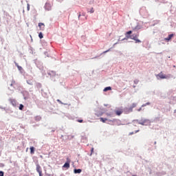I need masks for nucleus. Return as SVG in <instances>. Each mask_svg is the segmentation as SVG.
I'll return each mask as SVG.
<instances>
[{
	"label": "nucleus",
	"mask_w": 176,
	"mask_h": 176,
	"mask_svg": "<svg viewBox=\"0 0 176 176\" xmlns=\"http://www.w3.org/2000/svg\"><path fill=\"white\" fill-rule=\"evenodd\" d=\"M132 34V30H129L126 32H125V37L128 39H131L135 41V43H141V41L138 39L139 34Z\"/></svg>",
	"instance_id": "nucleus-1"
},
{
	"label": "nucleus",
	"mask_w": 176,
	"mask_h": 176,
	"mask_svg": "<svg viewBox=\"0 0 176 176\" xmlns=\"http://www.w3.org/2000/svg\"><path fill=\"white\" fill-rule=\"evenodd\" d=\"M70 163L71 160L67 158V162L65 163V164L63 166V168L69 169L70 168Z\"/></svg>",
	"instance_id": "nucleus-2"
},
{
	"label": "nucleus",
	"mask_w": 176,
	"mask_h": 176,
	"mask_svg": "<svg viewBox=\"0 0 176 176\" xmlns=\"http://www.w3.org/2000/svg\"><path fill=\"white\" fill-rule=\"evenodd\" d=\"M123 113L122 109H118V110H115V113L116 116H121Z\"/></svg>",
	"instance_id": "nucleus-3"
},
{
	"label": "nucleus",
	"mask_w": 176,
	"mask_h": 176,
	"mask_svg": "<svg viewBox=\"0 0 176 176\" xmlns=\"http://www.w3.org/2000/svg\"><path fill=\"white\" fill-rule=\"evenodd\" d=\"M157 76H158L160 79H166V78H167V76H166L165 74H164L162 73V72H161L160 73H159V74H157Z\"/></svg>",
	"instance_id": "nucleus-4"
},
{
	"label": "nucleus",
	"mask_w": 176,
	"mask_h": 176,
	"mask_svg": "<svg viewBox=\"0 0 176 176\" xmlns=\"http://www.w3.org/2000/svg\"><path fill=\"white\" fill-rule=\"evenodd\" d=\"M136 107H137V104H136V103H133V104L131 105V107L130 108L127 109L128 112H129V113L132 112V111H133V109L134 108H135Z\"/></svg>",
	"instance_id": "nucleus-5"
},
{
	"label": "nucleus",
	"mask_w": 176,
	"mask_h": 176,
	"mask_svg": "<svg viewBox=\"0 0 176 176\" xmlns=\"http://www.w3.org/2000/svg\"><path fill=\"white\" fill-rule=\"evenodd\" d=\"M36 170L38 172V173H42V168H41V166L38 164H37L36 165Z\"/></svg>",
	"instance_id": "nucleus-6"
},
{
	"label": "nucleus",
	"mask_w": 176,
	"mask_h": 176,
	"mask_svg": "<svg viewBox=\"0 0 176 176\" xmlns=\"http://www.w3.org/2000/svg\"><path fill=\"white\" fill-rule=\"evenodd\" d=\"M173 36H174V34H170L168 35V37L165 38V41H170Z\"/></svg>",
	"instance_id": "nucleus-7"
},
{
	"label": "nucleus",
	"mask_w": 176,
	"mask_h": 176,
	"mask_svg": "<svg viewBox=\"0 0 176 176\" xmlns=\"http://www.w3.org/2000/svg\"><path fill=\"white\" fill-rule=\"evenodd\" d=\"M38 26L39 27L40 30H44V29H45L44 23H38Z\"/></svg>",
	"instance_id": "nucleus-8"
},
{
	"label": "nucleus",
	"mask_w": 176,
	"mask_h": 176,
	"mask_svg": "<svg viewBox=\"0 0 176 176\" xmlns=\"http://www.w3.org/2000/svg\"><path fill=\"white\" fill-rule=\"evenodd\" d=\"M146 122H148L147 120H142L141 122H139V124L140 125L145 126L146 125Z\"/></svg>",
	"instance_id": "nucleus-9"
},
{
	"label": "nucleus",
	"mask_w": 176,
	"mask_h": 176,
	"mask_svg": "<svg viewBox=\"0 0 176 176\" xmlns=\"http://www.w3.org/2000/svg\"><path fill=\"white\" fill-rule=\"evenodd\" d=\"M10 103H11L14 107H15V106L16 105V101L15 100H14V99H10Z\"/></svg>",
	"instance_id": "nucleus-10"
},
{
	"label": "nucleus",
	"mask_w": 176,
	"mask_h": 176,
	"mask_svg": "<svg viewBox=\"0 0 176 176\" xmlns=\"http://www.w3.org/2000/svg\"><path fill=\"white\" fill-rule=\"evenodd\" d=\"M30 154H32V155L34 154L35 148L32 146L30 148Z\"/></svg>",
	"instance_id": "nucleus-11"
},
{
	"label": "nucleus",
	"mask_w": 176,
	"mask_h": 176,
	"mask_svg": "<svg viewBox=\"0 0 176 176\" xmlns=\"http://www.w3.org/2000/svg\"><path fill=\"white\" fill-rule=\"evenodd\" d=\"M109 90H112L111 87H107L104 89L103 91H109Z\"/></svg>",
	"instance_id": "nucleus-12"
},
{
	"label": "nucleus",
	"mask_w": 176,
	"mask_h": 176,
	"mask_svg": "<svg viewBox=\"0 0 176 176\" xmlns=\"http://www.w3.org/2000/svg\"><path fill=\"white\" fill-rule=\"evenodd\" d=\"M74 173H82V170L81 169H74Z\"/></svg>",
	"instance_id": "nucleus-13"
},
{
	"label": "nucleus",
	"mask_w": 176,
	"mask_h": 176,
	"mask_svg": "<svg viewBox=\"0 0 176 176\" xmlns=\"http://www.w3.org/2000/svg\"><path fill=\"white\" fill-rule=\"evenodd\" d=\"M108 120L107 118H100V121L103 123H105Z\"/></svg>",
	"instance_id": "nucleus-14"
},
{
	"label": "nucleus",
	"mask_w": 176,
	"mask_h": 176,
	"mask_svg": "<svg viewBox=\"0 0 176 176\" xmlns=\"http://www.w3.org/2000/svg\"><path fill=\"white\" fill-rule=\"evenodd\" d=\"M38 37H39L40 39L43 38V34L42 32H39L38 33Z\"/></svg>",
	"instance_id": "nucleus-15"
},
{
	"label": "nucleus",
	"mask_w": 176,
	"mask_h": 176,
	"mask_svg": "<svg viewBox=\"0 0 176 176\" xmlns=\"http://www.w3.org/2000/svg\"><path fill=\"white\" fill-rule=\"evenodd\" d=\"M15 65H16V66L17 67V68H18V69H19V71H21V70L23 69V67L19 66V65H18L17 63H15Z\"/></svg>",
	"instance_id": "nucleus-16"
},
{
	"label": "nucleus",
	"mask_w": 176,
	"mask_h": 176,
	"mask_svg": "<svg viewBox=\"0 0 176 176\" xmlns=\"http://www.w3.org/2000/svg\"><path fill=\"white\" fill-rule=\"evenodd\" d=\"M27 83L29 85H33V82L31 80H27Z\"/></svg>",
	"instance_id": "nucleus-17"
},
{
	"label": "nucleus",
	"mask_w": 176,
	"mask_h": 176,
	"mask_svg": "<svg viewBox=\"0 0 176 176\" xmlns=\"http://www.w3.org/2000/svg\"><path fill=\"white\" fill-rule=\"evenodd\" d=\"M23 109H24V105L23 104H20L19 110L23 111Z\"/></svg>",
	"instance_id": "nucleus-18"
},
{
	"label": "nucleus",
	"mask_w": 176,
	"mask_h": 176,
	"mask_svg": "<svg viewBox=\"0 0 176 176\" xmlns=\"http://www.w3.org/2000/svg\"><path fill=\"white\" fill-rule=\"evenodd\" d=\"M27 10H28V11H30V3H28V4H27Z\"/></svg>",
	"instance_id": "nucleus-19"
},
{
	"label": "nucleus",
	"mask_w": 176,
	"mask_h": 176,
	"mask_svg": "<svg viewBox=\"0 0 176 176\" xmlns=\"http://www.w3.org/2000/svg\"><path fill=\"white\" fill-rule=\"evenodd\" d=\"M4 175V173L3 171H0V176H3Z\"/></svg>",
	"instance_id": "nucleus-20"
},
{
	"label": "nucleus",
	"mask_w": 176,
	"mask_h": 176,
	"mask_svg": "<svg viewBox=\"0 0 176 176\" xmlns=\"http://www.w3.org/2000/svg\"><path fill=\"white\" fill-rule=\"evenodd\" d=\"M90 12H91V13H94V8H91V10H90Z\"/></svg>",
	"instance_id": "nucleus-21"
},
{
	"label": "nucleus",
	"mask_w": 176,
	"mask_h": 176,
	"mask_svg": "<svg viewBox=\"0 0 176 176\" xmlns=\"http://www.w3.org/2000/svg\"><path fill=\"white\" fill-rule=\"evenodd\" d=\"M82 122H83V120H78V122H79V123H82Z\"/></svg>",
	"instance_id": "nucleus-22"
},
{
	"label": "nucleus",
	"mask_w": 176,
	"mask_h": 176,
	"mask_svg": "<svg viewBox=\"0 0 176 176\" xmlns=\"http://www.w3.org/2000/svg\"><path fill=\"white\" fill-rule=\"evenodd\" d=\"M94 148H91V153L90 154V156H91V155H92V154H93V153H94Z\"/></svg>",
	"instance_id": "nucleus-23"
},
{
	"label": "nucleus",
	"mask_w": 176,
	"mask_h": 176,
	"mask_svg": "<svg viewBox=\"0 0 176 176\" xmlns=\"http://www.w3.org/2000/svg\"><path fill=\"white\" fill-rule=\"evenodd\" d=\"M39 176H43L42 172L38 173Z\"/></svg>",
	"instance_id": "nucleus-24"
},
{
	"label": "nucleus",
	"mask_w": 176,
	"mask_h": 176,
	"mask_svg": "<svg viewBox=\"0 0 176 176\" xmlns=\"http://www.w3.org/2000/svg\"><path fill=\"white\" fill-rule=\"evenodd\" d=\"M110 52V50H107V51H104L103 53L105 54V53H107V52Z\"/></svg>",
	"instance_id": "nucleus-25"
},
{
	"label": "nucleus",
	"mask_w": 176,
	"mask_h": 176,
	"mask_svg": "<svg viewBox=\"0 0 176 176\" xmlns=\"http://www.w3.org/2000/svg\"><path fill=\"white\" fill-rule=\"evenodd\" d=\"M151 104V103L150 102H147V103H146V105H150Z\"/></svg>",
	"instance_id": "nucleus-26"
},
{
	"label": "nucleus",
	"mask_w": 176,
	"mask_h": 176,
	"mask_svg": "<svg viewBox=\"0 0 176 176\" xmlns=\"http://www.w3.org/2000/svg\"><path fill=\"white\" fill-rule=\"evenodd\" d=\"M146 107V104H143V105L142 106V107Z\"/></svg>",
	"instance_id": "nucleus-27"
},
{
	"label": "nucleus",
	"mask_w": 176,
	"mask_h": 176,
	"mask_svg": "<svg viewBox=\"0 0 176 176\" xmlns=\"http://www.w3.org/2000/svg\"><path fill=\"white\" fill-rule=\"evenodd\" d=\"M142 110V108H140L138 109V111H140Z\"/></svg>",
	"instance_id": "nucleus-28"
},
{
	"label": "nucleus",
	"mask_w": 176,
	"mask_h": 176,
	"mask_svg": "<svg viewBox=\"0 0 176 176\" xmlns=\"http://www.w3.org/2000/svg\"><path fill=\"white\" fill-rule=\"evenodd\" d=\"M47 6H49V3H46V7H47Z\"/></svg>",
	"instance_id": "nucleus-29"
},
{
	"label": "nucleus",
	"mask_w": 176,
	"mask_h": 176,
	"mask_svg": "<svg viewBox=\"0 0 176 176\" xmlns=\"http://www.w3.org/2000/svg\"><path fill=\"white\" fill-rule=\"evenodd\" d=\"M139 131H136L135 133H138Z\"/></svg>",
	"instance_id": "nucleus-30"
},
{
	"label": "nucleus",
	"mask_w": 176,
	"mask_h": 176,
	"mask_svg": "<svg viewBox=\"0 0 176 176\" xmlns=\"http://www.w3.org/2000/svg\"><path fill=\"white\" fill-rule=\"evenodd\" d=\"M80 16H81V15H80V14H79V15H78V17H80Z\"/></svg>",
	"instance_id": "nucleus-31"
},
{
	"label": "nucleus",
	"mask_w": 176,
	"mask_h": 176,
	"mask_svg": "<svg viewBox=\"0 0 176 176\" xmlns=\"http://www.w3.org/2000/svg\"><path fill=\"white\" fill-rule=\"evenodd\" d=\"M133 133H131L130 134L132 135Z\"/></svg>",
	"instance_id": "nucleus-32"
},
{
	"label": "nucleus",
	"mask_w": 176,
	"mask_h": 176,
	"mask_svg": "<svg viewBox=\"0 0 176 176\" xmlns=\"http://www.w3.org/2000/svg\"><path fill=\"white\" fill-rule=\"evenodd\" d=\"M57 101L59 102V100H58Z\"/></svg>",
	"instance_id": "nucleus-33"
},
{
	"label": "nucleus",
	"mask_w": 176,
	"mask_h": 176,
	"mask_svg": "<svg viewBox=\"0 0 176 176\" xmlns=\"http://www.w3.org/2000/svg\"><path fill=\"white\" fill-rule=\"evenodd\" d=\"M133 176H135V175H133Z\"/></svg>",
	"instance_id": "nucleus-34"
}]
</instances>
